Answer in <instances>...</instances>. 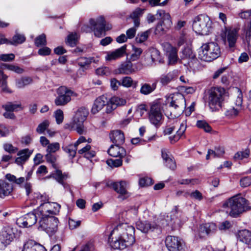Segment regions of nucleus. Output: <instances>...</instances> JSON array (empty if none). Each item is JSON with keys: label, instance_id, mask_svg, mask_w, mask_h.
Here are the masks:
<instances>
[{"label": "nucleus", "instance_id": "obj_1", "mask_svg": "<svg viewBox=\"0 0 251 251\" xmlns=\"http://www.w3.org/2000/svg\"><path fill=\"white\" fill-rule=\"evenodd\" d=\"M134 228L126 223L118 225L110 232L108 242L115 250H123L132 246L135 242Z\"/></svg>", "mask_w": 251, "mask_h": 251}, {"label": "nucleus", "instance_id": "obj_2", "mask_svg": "<svg viewBox=\"0 0 251 251\" xmlns=\"http://www.w3.org/2000/svg\"><path fill=\"white\" fill-rule=\"evenodd\" d=\"M224 205L228 208L227 212L232 217H237L250 209L248 201L240 194L228 199Z\"/></svg>", "mask_w": 251, "mask_h": 251}, {"label": "nucleus", "instance_id": "obj_3", "mask_svg": "<svg viewBox=\"0 0 251 251\" xmlns=\"http://www.w3.org/2000/svg\"><path fill=\"white\" fill-rule=\"evenodd\" d=\"M221 50L215 42L203 44L199 50L198 58L204 61L210 62L220 56Z\"/></svg>", "mask_w": 251, "mask_h": 251}, {"label": "nucleus", "instance_id": "obj_4", "mask_svg": "<svg viewBox=\"0 0 251 251\" xmlns=\"http://www.w3.org/2000/svg\"><path fill=\"white\" fill-rule=\"evenodd\" d=\"M226 96V90L222 87H213L208 92V103L212 111L219 110L222 107Z\"/></svg>", "mask_w": 251, "mask_h": 251}, {"label": "nucleus", "instance_id": "obj_5", "mask_svg": "<svg viewBox=\"0 0 251 251\" xmlns=\"http://www.w3.org/2000/svg\"><path fill=\"white\" fill-rule=\"evenodd\" d=\"M212 24L211 20L207 15L200 14L194 18L192 27L197 34L207 35L212 27Z\"/></svg>", "mask_w": 251, "mask_h": 251}, {"label": "nucleus", "instance_id": "obj_6", "mask_svg": "<svg viewBox=\"0 0 251 251\" xmlns=\"http://www.w3.org/2000/svg\"><path fill=\"white\" fill-rule=\"evenodd\" d=\"M186 106L185 100L181 94H177L172 97V100L169 104L170 114H166L170 118L177 117L183 111Z\"/></svg>", "mask_w": 251, "mask_h": 251}, {"label": "nucleus", "instance_id": "obj_7", "mask_svg": "<svg viewBox=\"0 0 251 251\" xmlns=\"http://www.w3.org/2000/svg\"><path fill=\"white\" fill-rule=\"evenodd\" d=\"M89 114L88 109L84 107L79 108L76 111L72 123V128L79 134L84 131L83 123Z\"/></svg>", "mask_w": 251, "mask_h": 251}, {"label": "nucleus", "instance_id": "obj_8", "mask_svg": "<svg viewBox=\"0 0 251 251\" xmlns=\"http://www.w3.org/2000/svg\"><path fill=\"white\" fill-rule=\"evenodd\" d=\"M59 221L53 216H41L39 221V227L49 235L55 233L58 229Z\"/></svg>", "mask_w": 251, "mask_h": 251}, {"label": "nucleus", "instance_id": "obj_9", "mask_svg": "<svg viewBox=\"0 0 251 251\" xmlns=\"http://www.w3.org/2000/svg\"><path fill=\"white\" fill-rule=\"evenodd\" d=\"M57 96L54 100L57 106H64L71 100V97H77V94L65 86H60L56 90Z\"/></svg>", "mask_w": 251, "mask_h": 251}, {"label": "nucleus", "instance_id": "obj_10", "mask_svg": "<svg viewBox=\"0 0 251 251\" xmlns=\"http://www.w3.org/2000/svg\"><path fill=\"white\" fill-rule=\"evenodd\" d=\"M91 26L90 28L86 25L82 27V30L85 32H90L92 29L94 32V34L98 37H101L104 35V32L105 31V22L102 16L98 17L97 19H91L89 21Z\"/></svg>", "mask_w": 251, "mask_h": 251}, {"label": "nucleus", "instance_id": "obj_11", "mask_svg": "<svg viewBox=\"0 0 251 251\" xmlns=\"http://www.w3.org/2000/svg\"><path fill=\"white\" fill-rule=\"evenodd\" d=\"M61 206L56 202H43L40 204L38 208L40 216H50L57 214Z\"/></svg>", "mask_w": 251, "mask_h": 251}, {"label": "nucleus", "instance_id": "obj_12", "mask_svg": "<svg viewBox=\"0 0 251 251\" xmlns=\"http://www.w3.org/2000/svg\"><path fill=\"white\" fill-rule=\"evenodd\" d=\"M150 123L155 127H159L163 122V115L158 104H152L148 113Z\"/></svg>", "mask_w": 251, "mask_h": 251}, {"label": "nucleus", "instance_id": "obj_13", "mask_svg": "<svg viewBox=\"0 0 251 251\" xmlns=\"http://www.w3.org/2000/svg\"><path fill=\"white\" fill-rule=\"evenodd\" d=\"M238 30L236 28L227 29L224 38L225 44L228 47L230 50L233 51L236 48V43L238 38Z\"/></svg>", "mask_w": 251, "mask_h": 251}, {"label": "nucleus", "instance_id": "obj_14", "mask_svg": "<svg viewBox=\"0 0 251 251\" xmlns=\"http://www.w3.org/2000/svg\"><path fill=\"white\" fill-rule=\"evenodd\" d=\"M165 244L169 251H181L184 247L183 242L178 237L173 236L166 237Z\"/></svg>", "mask_w": 251, "mask_h": 251}, {"label": "nucleus", "instance_id": "obj_15", "mask_svg": "<svg viewBox=\"0 0 251 251\" xmlns=\"http://www.w3.org/2000/svg\"><path fill=\"white\" fill-rule=\"evenodd\" d=\"M15 229L11 226H4L0 235V244L6 247L15 238Z\"/></svg>", "mask_w": 251, "mask_h": 251}, {"label": "nucleus", "instance_id": "obj_16", "mask_svg": "<svg viewBox=\"0 0 251 251\" xmlns=\"http://www.w3.org/2000/svg\"><path fill=\"white\" fill-rule=\"evenodd\" d=\"M37 215H40L38 211L37 213H28L24 217H20L17 220V224L21 227H27L34 225L37 222Z\"/></svg>", "mask_w": 251, "mask_h": 251}, {"label": "nucleus", "instance_id": "obj_17", "mask_svg": "<svg viewBox=\"0 0 251 251\" xmlns=\"http://www.w3.org/2000/svg\"><path fill=\"white\" fill-rule=\"evenodd\" d=\"M113 189L118 193L120 194L122 199H124L129 196L127 192V183L125 181H120L113 182L111 184Z\"/></svg>", "mask_w": 251, "mask_h": 251}, {"label": "nucleus", "instance_id": "obj_18", "mask_svg": "<svg viewBox=\"0 0 251 251\" xmlns=\"http://www.w3.org/2000/svg\"><path fill=\"white\" fill-rule=\"evenodd\" d=\"M106 104L107 105V107L108 108L109 105L108 101L107 98L104 96H101L98 98L95 101L91 109V112L94 114H97L101 109H102L104 106Z\"/></svg>", "mask_w": 251, "mask_h": 251}, {"label": "nucleus", "instance_id": "obj_19", "mask_svg": "<svg viewBox=\"0 0 251 251\" xmlns=\"http://www.w3.org/2000/svg\"><path fill=\"white\" fill-rule=\"evenodd\" d=\"M137 228L142 232L148 233L158 228V225L154 223L149 221H138L136 223Z\"/></svg>", "mask_w": 251, "mask_h": 251}, {"label": "nucleus", "instance_id": "obj_20", "mask_svg": "<svg viewBox=\"0 0 251 251\" xmlns=\"http://www.w3.org/2000/svg\"><path fill=\"white\" fill-rule=\"evenodd\" d=\"M126 46L124 45L114 51L107 52L105 56L106 60L111 61L123 56L126 53Z\"/></svg>", "mask_w": 251, "mask_h": 251}, {"label": "nucleus", "instance_id": "obj_21", "mask_svg": "<svg viewBox=\"0 0 251 251\" xmlns=\"http://www.w3.org/2000/svg\"><path fill=\"white\" fill-rule=\"evenodd\" d=\"M120 145H111L108 151V154L113 157L123 158L126 155V151Z\"/></svg>", "mask_w": 251, "mask_h": 251}, {"label": "nucleus", "instance_id": "obj_22", "mask_svg": "<svg viewBox=\"0 0 251 251\" xmlns=\"http://www.w3.org/2000/svg\"><path fill=\"white\" fill-rule=\"evenodd\" d=\"M137 69L130 61L125 62L119 66L118 72L120 74L129 75L135 72Z\"/></svg>", "mask_w": 251, "mask_h": 251}, {"label": "nucleus", "instance_id": "obj_23", "mask_svg": "<svg viewBox=\"0 0 251 251\" xmlns=\"http://www.w3.org/2000/svg\"><path fill=\"white\" fill-rule=\"evenodd\" d=\"M216 230V226L214 223H207L200 226L199 234L201 237L213 233Z\"/></svg>", "mask_w": 251, "mask_h": 251}, {"label": "nucleus", "instance_id": "obj_24", "mask_svg": "<svg viewBox=\"0 0 251 251\" xmlns=\"http://www.w3.org/2000/svg\"><path fill=\"white\" fill-rule=\"evenodd\" d=\"M22 251H47V250L35 241L28 240L25 244Z\"/></svg>", "mask_w": 251, "mask_h": 251}, {"label": "nucleus", "instance_id": "obj_25", "mask_svg": "<svg viewBox=\"0 0 251 251\" xmlns=\"http://www.w3.org/2000/svg\"><path fill=\"white\" fill-rule=\"evenodd\" d=\"M166 51L168 54L169 64H174L178 59L177 50L176 48L173 47L170 44H167L166 45Z\"/></svg>", "mask_w": 251, "mask_h": 251}, {"label": "nucleus", "instance_id": "obj_26", "mask_svg": "<svg viewBox=\"0 0 251 251\" xmlns=\"http://www.w3.org/2000/svg\"><path fill=\"white\" fill-rule=\"evenodd\" d=\"M111 141L117 145H122L125 142L124 133L121 130H114L111 132L110 135Z\"/></svg>", "mask_w": 251, "mask_h": 251}, {"label": "nucleus", "instance_id": "obj_27", "mask_svg": "<svg viewBox=\"0 0 251 251\" xmlns=\"http://www.w3.org/2000/svg\"><path fill=\"white\" fill-rule=\"evenodd\" d=\"M13 191V186L7 182L0 179V197L4 198Z\"/></svg>", "mask_w": 251, "mask_h": 251}, {"label": "nucleus", "instance_id": "obj_28", "mask_svg": "<svg viewBox=\"0 0 251 251\" xmlns=\"http://www.w3.org/2000/svg\"><path fill=\"white\" fill-rule=\"evenodd\" d=\"M31 153L32 152L28 149L20 151L17 153L19 157L16 158L15 163L18 165L24 163L28 159Z\"/></svg>", "mask_w": 251, "mask_h": 251}, {"label": "nucleus", "instance_id": "obj_29", "mask_svg": "<svg viewBox=\"0 0 251 251\" xmlns=\"http://www.w3.org/2000/svg\"><path fill=\"white\" fill-rule=\"evenodd\" d=\"M155 16L157 19L161 20L157 25V28H159L160 26H162L165 21H166L169 25H170L171 23L170 15L169 13L165 12L163 10H158Z\"/></svg>", "mask_w": 251, "mask_h": 251}, {"label": "nucleus", "instance_id": "obj_30", "mask_svg": "<svg viewBox=\"0 0 251 251\" xmlns=\"http://www.w3.org/2000/svg\"><path fill=\"white\" fill-rule=\"evenodd\" d=\"M186 129V122L185 121H183L180 124L179 128L178 130L176 131V134L174 136L169 137V140L171 143L174 144L177 142L184 133Z\"/></svg>", "mask_w": 251, "mask_h": 251}, {"label": "nucleus", "instance_id": "obj_31", "mask_svg": "<svg viewBox=\"0 0 251 251\" xmlns=\"http://www.w3.org/2000/svg\"><path fill=\"white\" fill-rule=\"evenodd\" d=\"M238 239L240 241L251 246V232L247 230L244 229L241 230L238 233Z\"/></svg>", "mask_w": 251, "mask_h": 251}, {"label": "nucleus", "instance_id": "obj_32", "mask_svg": "<svg viewBox=\"0 0 251 251\" xmlns=\"http://www.w3.org/2000/svg\"><path fill=\"white\" fill-rule=\"evenodd\" d=\"M32 79L28 76L22 77L16 80V86L18 88H23L32 83Z\"/></svg>", "mask_w": 251, "mask_h": 251}, {"label": "nucleus", "instance_id": "obj_33", "mask_svg": "<svg viewBox=\"0 0 251 251\" xmlns=\"http://www.w3.org/2000/svg\"><path fill=\"white\" fill-rule=\"evenodd\" d=\"M156 87V83H153L151 85L147 83L143 84L140 89V92L141 94L147 95L153 92Z\"/></svg>", "mask_w": 251, "mask_h": 251}, {"label": "nucleus", "instance_id": "obj_34", "mask_svg": "<svg viewBox=\"0 0 251 251\" xmlns=\"http://www.w3.org/2000/svg\"><path fill=\"white\" fill-rule=\"evenodd\" d=\"M143 14V10L140 8L136 9L130 14V18L133 20L135 27L140 25V17Z\"/></svg>", "mask_w": 251, "mask_h": 251}, {"label": "nucleus", "instance_id": "obj_35", "mask_svg": "<svg viewBox=\"0 0 251 251\" xmlns=\"http://www.w3.org/2000/svg\"><path fill=\"white\" fill-rule=\"evenodd\" d=\"M109 102L111 104V108L115 109L117 106L124 105L126 103V100L123 98L118 97H113L111 98Z\"/></svg>", "mask_w": 251, "mask_h": 251}, {"label": "nucleus", "instance_id": "obj_36", "mask_svg": "<svg viewBox=\"0 0 251 251\" xmlns=\"http://www.w3.org/2000/svg\"><path fill=\"white\" fill-rule=\"evenodd\" d=\"M53 177L59 183L63 185V181L67 177L66 174H63L62 172L59 170H56L55 172L52 173L49 177Z\"/></svg>", "mask_w": 251, "mask_h": 251}, {"label": "nucleus", "instance_id": "obj_37", "mask_svg": "<svg viewBox=\"0 0 251 251\" xmlns=\"http://www.w3.org/2000/svg\"><path fill=\"white\" fill-rule=\"evenodd\" d=\"M91 146L87 144L81 149L78 150V152L79 154H84L85 157L90 158L95 156L96 153L94 151H90Z\"/></svg>", "mask_w": 251, "mask_h": 251}, {"label": "nucleus", "instance_id": "obj_38", "mask_svg": "<svg viewBox=\"0 0 251 251\" xmlns=\"http://www.w3.org/2000/svg\"><path fill=\"white\" fill-rule=\"evenodd\" d=\"M25 37L23 34L16 33L13 37L11 41H8V44L13 45H17L24 43L25 41Z\"/></svg>", "mask_w": 251, "mask_h": 251}, {"label": "nucleus", "instance_id": "obj_39", "mask_svg": "<svg viewBox=\"0 0 251 251\" xmlns=\"http://www.w3.org/2000/svg\"><path fill=\"white\" fill-rule=\"evenodd\" d=\"M62 149L69 154L71 158L75 157L76 153L77 146L75 144L74 145L70 144L66 146H63Z\"/></svg>", "mask_w": 251, "mask_h": 251}, {"label": "nucleus", "instance_id": "obj_40", "mask_svg": "<svg viewBox=\"0 0 251 251\" xmlns=\"http://www.w3.org/2000/svg\"><path fill=\"white\" fill-rule=\"evenodd\" d=\"M120 82L122 85L127 88L132 86H133L134 87H136L137 84V82L134 81L130 76H125L123 77Z\"/></svg>", "mask_w": 251, "mask_h": 251}, {"label": "nucleus", "instance_id": "obj_41", "mask_svg": "<svg viewBox=\"0 0 251 251\" xmlns=\"http://www.w3.org/2000/svg\"><path fill=\"white\" fill-rule=\"evenodd\" d=\"M6 178L9 181L14 182L18 185H21L25 181V177H20L17 178L16 177L10 174H8L5 176Z\"/></svg>", "mask_w": 251, "mask_h": 251}, {"label": "nucleus", "instance_id": "obj_42", "mask_svg": "<svg viewBox=\"0 0 251 251\" xmlns=\"http://www.w3.org/2000/svg\"><path fill=\"white\" fill-rule=\"evenodd\" d=\"M150 34V30L139 33L136 37L135 40L137 43H142L147 40Z\"/></svg>", "mask_w": 251, "mask_h": 251}, {"label": "nucleus", "instance_id": "obj_43", "mask_svg": "<svg viewBox=\"0 0 251 251\" xmlns=\"http://www.w3.org/2000/svg\"><path fill=\"white\" fill-rule=\"evenodd\" d=\"M2 107L6 111L12 112L18 108H22L21 104L13 103L11 102H8L6 104L2 105Z\"/></svg>", "mask_w": 251, "mask_h": 251}, {"label": "nucleus", "instance_id": "obj_44", "mask_svg": "<svg viewBox=\"0 0 251 251\" xmlns=\"http://www.w3.org/2000/svg\"><path fill=\"white\" fill-rule=\"evenodd\" d=\"M3 66L5 69L19 74H22L24 71L23 69L13 64H4Z\"/></svg>", "mask_w": 251, "mask_h": 251}, {"label": "nucleus", "instance_id": "obj_45", "mask_svg": "<svg viewBox=\"0 0 251 251\" xmlns=\"http://www.w3.org/2000/svg\"><path fill=\"white\" fill-rule=\"evenodd\" d=\"M196 125L198 127L203 129L206 132H210L212 129L211 127L205 121L199 120L197 121Z\"/></svg>", "mask_w": 251, "mask_h": 251}, {"label": "nucleus", "instance_id": "obj_46", "mask_svg": "<svg viewBox=\"0 0 251 251\" xmlns=\"http://www.w3.org/2000/svg\"><path fill=\"white\" fill-rule=\"evenodd\" d=\"M50 125V122L48 120H45L42 123H40L37 126L36 131L39 134H43L46 130Z\"/></svg>", "mask_w": 251, "mask_h": 251}, {"label": "nucleus", "instance_id": "obj_47", "mask_svg": "<svg viewBox=\"0 0 251 251\" xmlns=\"http://www.w3.org/2000/svg\"><path fill=\"white\" fill-rule=\"evenodd\" d=\"M35 45L37 47L45 46L47 44L46 36L45 34L37 36L35 39Z\"/></svg>", "mask_w": 251, "mask_h": 251}, {"label": "nucleus", "instance_id": "obj_48", "mask_svg": "<svg viewBox=\"0 0 251 251\" xmlns=\"http://www.w3.org/2000/svg\"><path fill=\"white\" fill-rule=\"evenodd\" d=\"M172 79L173 75L171 73L162 75L159 78L160 82L163 85H167L171 82Z\"/></svg>", "mask_w": 251, "mask_h": 251}, {"label": "nucleus", "instance_id": "obj_49", "mask_svg": "<svg viewBox=\"0 0 251 251\" xmlns=\"http://www.w3.org/2000/svg\"><path fill=\"white\" fill-rule=\"evenodd\" d=\"M122 163L123 161L122 158L120 157V158L116 159H110L106 161L107 164L111 167H120L122 165Z\"/></svg>", "mask_w": 251, "mask_h": 251}, {"label": "nucleus", "instance_id": "obj_50", "mask_svg": "<svg viewBox=\"0 0 251 251\" xmlns=\"http://www.w3.org/2000/svg\"><path fill=\"white\" fill-rule=\"evenodd\" d=\"M94 61L93 58L80 57L78 60V64L80 67H83Z\"/></svg>", "mask_w": 251, "mask_h": 251}, {"label": "nucleus", "instance_id": "obj_51", "mask_svg": "<svg viewBox=\"0 0 251 251\" xmlns=\"http://www.w3.org/2000/svg\"><path fill=\"white\" fill-rule=\"evenodd\" d=\"M139 183L140 186L146 187L152 185L153 182L151 178L147 176L141 178Z\"/></svg>", "mask_w": 251, "mask_h": 251}, {"label": "nucleus", "instance_id": "obj_52", "mask_svg": "<svg viewBox=\"0 0 251 251\" xmlns=\"http://www.w3.org/2000/svg\"><path fill=\"white\" fill-rule=\"evenodd\" d=\"M133 50L134 52L131 55L130 58L132 61H135L139 58L143 51L141 48H136L134 46L133 47Z\"/></svg>", "mask_w": 251, "mask_h": 251}, {"label": "nucleus", "instance_id": "obj_53", "mask_svg": "<svg viewBox=\"0 0 251 251\" xmlns=\"http://www.w3.org/2000/svg\"><path fill=\"white\" fill-rule=\"evenodd\" d=\"M60 149V145L58 143L55 142L50 144L47 149V151L49 153H54L59 150Z\"/></svg>", "mask_w": 251, "mask_h": 251}, {"label": "nucleus", "instance_id": "obj_54", "mask_svg": "<svg viewBox=\"0 0 251 251\" xmlns=\"http://www.w3.org/2000/svg\"><path fill=\"white\" fill-rule=\"evenodd\" d=\"M182 55L181 56V57L184 59L192 58L194 56L192 50L188 47H186L182 51Z\"/></svg>", "mask_w": 251, "mask_h": 251}, {"label": "nucleus", "instance_id": "obj_55", "mask_svg": "<svg viewBox=\"0 0 251 251\" xmlns=\"http://www.w3.org/2000/svg\"><path fill=\"white\" fill-rule=\"evenodd\" d=\"M150 58L151 60V65H152V63H156L157 61H158L159 63L162 62V60L160 57L159 52L157 50H155L152 51Z\"/></svg>", "mask_w": 251, "mask_h": 251}, {"label": "nucleus", "instance_id": "obj_56", "mask_svg": "<svg viewBox=\"0 0 251 251\" xmlns=\"http://www.w3.org/2000/svg\"><path fill=\"white\" fill-rule=\"evenodd\" d=\"M191 198L201 201L203 199L202 194L198 190H196L191 193H187Z\"/></svg>", "mask_w": 251, "mask_h": 251}, {"label": "nucleus", "instance_id": "obj_57", "mask_svg": "<svg viewBox=\"0 0 251 251\" xmlns=\"http://www.w3.org/2000/svg\"><path fill=\"white\" fill-rule=\"evenodd\" d=\"M54 116L56 123L60 124L62 123L64 119L63 112L62 110L58 109L54 112Z\"/></svg>", "mask_w": 251, "mask_h": 251}, {"label": "nucleus", "instance_id": "obj_58", "mask_svg": "<svg viewBox=\"0 0 251 251\" xmlns=\"http://www.w3.org/2000/svg\"><path fill=\"white\" fill-rule=\"evenodd\" d=\"M77 34L72 33L68 35L67 43L71 47H74L76 44Z\"/></svg>", "mask_w": 251, "mask_h": 251}, {"label": "nucleus", "instance_id": "obj_59", "mask_svg": "<svg viewBox=\"0 0 251 251\" xmlns=\"http://www.w3.org/2000/svg\"><path fill=\"white\" fill-rule=\"evenodd\" d=\"M3 149L5 151L10 153H15L18 151V148L12 146L11 144L5 143L3 145Z\"/></svg>", "mask_w": 251, "mask_h": 251}, {"label": "nucleus", "instance_id": "obj_60", "mask_svg": "<svg viewBox=\"0 0 251 251\" xmlns=\"http://www.w3.org/2000/svg\"><path fill=\"white\" fill-rule=\"evenodd\" d=\"M240 185L242 187H247L251 185V177L245 176L242 178L240 181Z\"/></svg>", "mask_w": 251, "mask_h": 251}, {"label": "nucleus", "instance_id": "obj_61", "mask_svg": "<svg viewBox=\"0 0 251 251\" xmlns=\"http://www.w3.org/2000/svg\"><path fill=\"white\" fill-rule=\"evenodd\" d=\"M164 164L167 167L172 170H174L176 167V162L173 157L167 159L166 162H164Z\"/></svg>", "mask_w": 251, "mask_h": 251}, {"label": "nucleus", "instance_id": "obj_62", "mask_svg": "<svg viewBox=\"0 0 251 251\" xmlns=\"http://www.w3.org/2000/svg\"><path fill=\"white\" fill-rule=\"evenodd\" d=\"M249 156V151H240L237 152L234 155V158L236 159L242 160L244 158L248 157Z\"/></svg>", "mask_w": 251, "mask_h": 251}, {"label": "nucleus", "instance_id": "obj_63", "mask_svg": "<svg viewBox=\"0 0 251 251\" xmlns=\"http://www.w3.org/2000/svg\"><path fill=\"white\" fill-rule=\"evenodd\" d=\"M137 27H135L134 25V27H131L127 30L126 31V34L127 38L132 39L134 37L136 33Z\"/></svg>", "mask_w": 251, "mask_h": 251}, {"label": "nucleus", "instance_id": "obj_64", "mask_svg": "<svg viewBox=\"0 0 251 251\" xmlns=\"http://www.w3.org/2000/svg\"><path fill=\"white\" fill-rule=\"evenodd\" d=\"M15 55L13 53L0 54V60L3 61H10L14 59Z\"/></svg>", "mask_w": 251, "mask_h": 251}]
</instances>
